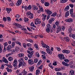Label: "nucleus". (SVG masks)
<instances>
[{"instance_id": "nucleus-1", "label": "nucleus", "mask_w": 75, "mask_h": 75, "mask_svg": "<svg viewBox=\"0 0 75 75\" xmlns=\"http://www.w3.org/2000/svg\"><path fill=\"white\" fill-rule=\"evenodd\" d=\"M58 57L61 60H63L65 59V57H64V55L62 54H59L58 55Z\"/></svg>"}, {"instance_id": "nucleus-2", "label": "nucleus", "mask_w": 75, "mask_h": 75, "mask_svg": "<svg viewBox=\"0 0 75 75\" xmlns=\"http://www.w3.org/2000/svg\"><path fill=\"white\" fill-rule=\"evenodd\" d=\"M39 9L37 10L38 11L37 12L38 13H39V14H40L41 13V12H43L44 11V9H43V8H42V7L41 6H39Z\"/></svg>"}, {"instance_id": "nucleus-3", "label": "nucleus", "mask_w": 75, "mask_h": 75, "mask_svg": "<svg viewBox=\"0 0 75 75\" xmlns=\"http://www.w3.org/2000/svg\"><path fill=\"white\" fill-rule=\"evenodd\" d=\"M47 28H46V31L47 33H50V28L51 27V25L50 24H48L47 25Z\"/></svg>"}, {"instance_id": "nucleus-4", "label": "nucleus", "mask_w": 75, "mask_h": 75, "mask_svg": "<svg viewBox=\"0 0 75 75\" xmlns=\"http://www.w3.org/2000/svg\"><path fill=\"white\" fill-rule=\"evenodd\" d=\"M41 44H42V46L43 47H44V48L46 47V48H50V47L48 46V45H46V44H44L42 41H41Z\"/></svg>"}, {"instance_id": "nucleus-5", "label": "nucleus", "mask_w": 75, "mask_h": 75, "mask_svg": "<svg viewBox=\"0 0 75 75\" xmlns=\"http://www.w3.org/2000/svg\"><path fill=\"white\" fill-rule=\"evenodd\" d=\"M45 12H46V13H47V14L49 15L50 16V15H51V14L52 13V12L51 11H50L48 9H45Z\"/></svg>"}, {"instance_id": "nucleus-6", "label": "nucleus", "mask_w": 75, "mask_h": 75, "mask_svg": "<svg viewBox=\"0 0 75 75\" xmlns=\"http://www.w3.org/2000/svg\"><path fill=\"white\" fill-rule=\"evenodd\" d=\"M66 22H69V23H71L73 22V19L71 18H69L65 20Z\"/></svg>"}, {"instance_id": "nucleus-7", "label": "nucleus", "mask_w": 75, "mask_h": 75, "mask_svg": "<svg viewBox=\"0 0 75 75\" xmlns=\"http://www.w3.org/2000/svg\"><path fill=\"white\" fill-rule=\"evenodd\" d=\"M55 20V18H52L50 19L49 20V24H51L52 23V22L54 21Z\"/></svg>"}, {"instance_id": "nucleus-8", "label": "nucleus", "mask_w": 75, "mask_h": 75, "mask_svg": "<svg viewBox=\"0 0 75 75\" xmlns=\"http://www.w3.org/2000/svg\"><path fill=\"white\" fill-rule=\"evenodd\" d=\"M22 2V0H18L16 4L17 6H19L21 4Z\"/></svg>"}, {"instance_id": "nucleus-9", "label": "nucleus", "mask_w": 75, "mask_h": 75, "mask_svg": "<svg viewBox=\"0 0 75 75\" xmlns=\"http://www.w3.org/2000/svg\"><path fill=\"white\" fill-rule=\"evenodd\" d=\"M46 51L48 53V54H50V55H51L52 54V52L50 50V47L49 48H47V49H46Z\"/></svg>"}, {"instance_id": "nucleus-10", "label": "nucleus", "mask_w": 75, "mask_h": 75, "mask_svg": "<svg viewBox=\"0 0 75 75\" xmlns=\"http://www.w3.org/2000/svg\"><path fill=\"white\" fill-rule=\"evenodd\" d=\"M28 62L29 64H30V65H33V64H34V62L33 61V60L30 59H28Z\"/></svg>"}, {"instance_id": "nucleus-11", "label": "nucleus", "mask_w": 75, "mask_h": 75, "mask_svg": "<svg viewBox=\"0 0 75 75\" xmlns=\"http://www.w3.org/2000/svg\"><path fill=\"white\" fill-rule=\"evenodd\" d=\"M3 60L2 61L4 62H5V63H6V64H8V61L7 60V59H6L5 57H3Z\"/></svg>"}, {"instance_id": "nucleus-12", "label": "nucleus", "mask_w": 75, "mask_h": 75, "mask_svg": "<svg viewBox=\"0 0 75 75\" xmlns=\"http://www.w3.org/2000/svg\"><path fill=\"white\" fill-rule=\"evenodd\" d=\"M70 37H71L73 39H75V35L74 34H70L69 35Z\"/></svg>"}, {"instance_id": "nucleus-13", "label": "nucleus", "mask_w": 75, "mask_h": 75, "mask_svg": "<svg viewBox=\"0 0 75 75\" xmlns=\"http://www.w3.org/2000/svg\"><path fill=\"white\" fill-rule=\"evenodd\" d=\"M6 10L7 11V13H8L9 14V13H10V11H11V8H6Z\"/></svg>"}, {"instance_id": "nucleus-14", "label": "nucleus", "mask_w": 75, "mask_h": 75, "mask_svg": "<svg viewBox=\"0 0 75 75\" xmlns=\"http://www.w3.org/2000/svg\"><path fill=\"white\" fill-rule=\"evenodd\" d=\"M11 48H12V47H11L10 45H9L6 48V50L7 51H11V50H11Z\"/></svg>"}, {"instance_id": "nucleus-15", "label": "nucleus", "mask_w": 75, "mask_h": 75, "mask_svg": "<svg viewBox=\"0 0 75 75\" xmlns=\"http://www.w3.org/2000/svg\"><path fill=\"white\" fill-rule=\"evenodd\" d=\"M69 5H67L64 9V10L65 11H68L69 9Z\"/></svg>"}, {"instance_id": "nucleus-16", "label": "nucleus", "mask_w": 75, "mask_h": 75, "mask_svg": "<svg viewBox=\"0 0 75 75\" xmlns=\"http://www.w3.org/2000/svg\"><path fill=\"white\" fill-rule=\"evenodd\" d=\"M74 71L72 70H70L69 74L70 75H74Z\"/></svg>"}, {"instance_id": "nucleus-17", "label": "nucleus", "mask_w": 75, "mask_h": 75, "mask_svg": "<svg viewBox=\"0 0 75 75\" xmlns=\"http://www.w3.org/2000/svg\"><path fill=\"white\" fill-rule=\"evenodd\" d=\"M34 67L33 66H32L31 67H30L29 68L30 71L31 72H32V71H33L34 70Z\"/></svg>"}, {"instance_id": "nucleus-18", "label": "nucleus", "mask_w": 75, "mask_h": 75, "mask_svg": "<svg viewBox=\"0 0 75 75\" xmlns=\"http://www.w3.org/2000/svg\"><path fill=\"white\" fill-rule=\"evenodd\" d=\"M62 64H63V65H64V66H65L66 67L69 66V64H68L67 63H66L64 62H62Z\"/></svg>"}, {"instance_id": "nucleus-19", "label": "nucleus", "mask_w": 75, "mask_h": 75, "mask_svg": "<svg viewBox=\"0 0 75 75\" xmlns=\"http://www.w3.org/2000/svg\"><path fill=\"white\" fill-rule=\"evenodd\" d=\"M18 57H21L24 56V54L23 53H19L18 54Z\"/></svg>"}, {"instance_id": "nucleus-20", "label": "nucleus", "mask_w": 75, "mask_h": 75, "mask_svg": "<svg viewBox=\"0 0 75 75\" xmlns=\"http://www.w3.org/2000/svg\"><path fill=\"white\" fill-rule=\"evenodd\" d=\"M69 11H67L66 12L65 14V17H67L68 16H69Z\"/></svg>"}, {"instance_id": "nucleus-21", "label": "nucleus", "mask_w": 75, "mask_h": 75, "mask_svg": "<svg viewBox=\"0 0 75 75\" xmlns=\"http://www.w3.org/2000/svg\"><path fill=\"white\" fill-rule=\"evenodd\" d=\"M18 28H21V29H23V28H24V26H22L20 24H18Z\"/></svg>"}, {"instance_id": "nucleus-22", "label": "nucleus", "mask_w": 75, "mask_h": 75, "mask_svg": "<svg viewBox=\"0 0 75 75\" xmlns=\"http://www.w3.org/2000/svg\"><path fill=\"white\" fill-rule=\"evenodd\" d=\"M67 1H68V0H60V2L61 3H66Z\"/></svg>"}, {"instance_id": "nucleus-23", "label": "nucleus", "mask_w": 75, "mask_h": 75, "mask_svg": "<svg viewBox=\"0 0 75 75\" xmlns=\"http://www.w3.org/2000/svg\"><path fill=\"white\" fill-rule=\"evenodd\" d=\"M29 16V18H34V15H33V13H31L30 15Z\"/></svg>"}, {"instance_id": "nucleus-24", "label": "nucleus", "mask_w": 75, "mask_h": 75, "mask_svg": "<svg viewBox=\"0 0 75 75\" xmlns=\"http://www.w3.org/2000/svg\"><path fill=\"white\" fill-rule=\"evenodd\" d=\"M56 29H57L58 30H60V31L61 30V27L60 26H58L56 27Z\"/></svg>"}, {"instance_id": "nucleus-25", "label": "nucleus", "mask_w": 75, "mask_h": 75, "mask_svg": "<svg viewBox=\"0 0 75 75\" xmlns=\"http://www.w3.org/2000/svg\"><path fill=\"white\" fill-rule=\"evenodd\" d=\"M64 38V40H65L67 42H69V38H68V37H65Z\"/></svg>"}, {"instance_id": "nucleus-26", "label": "nucleus", "mask_w": 75, "mask_h": 75, "mask_svg": "<svg viewBox=\"0 0 75 75\" xmlns=\"http://www.w3.org/2000/svg\"><path fill=\"white\" fill-rule=\"evenodd\" d=\"M13 66L15 68V69H16L17 68V63H13Z\"/></svg>"}, {"instance_id": "nucleus-27", "label": "nucleus", "mask_w": 75, "mask_h": 75, "mask_svg": "<svg viewBox=\"0 0 75 75\" xmlns=\"http://www.w3.org/2000/svg\"><path fill=\"white\" fill-rule=\"evenodd\" d=\"M15 51L17 52V51H18L20 50V47H18L17 46H16L15 48Z\"/></svg>"}, {"instance_id": "nucleus-28", "label": "nucleus", "mask_w": 75, "mask_h": 75, "mask_svg": "<svg viewBox=\"0 0 75 75\" xmlns=\"http://www.w3.org/2000/svg\"><path fill=\"white\" fill-rule=\"evenodd\" d=\"M50 5V4L48 2H45V6L46 7H48Z\"/></svg>"}, {"instance_id": "nucleus-29", "label": "nucleus", "mask_w": 75, "mask_h": 75, "mask_svg": "<svg viewBox=\"0 0 75 75\" xmlns=\"http://www.w3.org/2000/svg\"><path fill=\"white\" fill-rule=\"evenodd\" d=\"M33 10H38V8H37V7L35 6H33Z\"/></svg>"}, {"instance_id": "nucleus-30", "label": "nucleus", "mask_w": 75, "mask_h": 75, "mask_svg": "<svg viewBox=\"0 0 75 75\" xmlns=\"http://www.w3.org/2000/svg\"><path fill=\"white\" fill-rule=\"evenodd\" d=\"M73 9L72 8H71L69 10V12L71 16V15H72V14H73Z\"/></svg>"}, {"instance_id": "nucleus-31", "label": "nucleus", "mask_w": 75, "mask_h": 75, "mask_svg": "<svg viewBox=\"0 0 75 75\" xmlns=\"http://www.w3.org/2000/svg\"><path fill=\"white\" fill-rule=\"evenodd\" d=\"M13 58L11 57H9L8 59V61H13Z\"/></svg>"}, {"instance_id": "nucleus-32", "label": "nucleus", "mask_w": 75, "mask_h": 75, "mask_svg": "<svg viewBox=\"0 0 75 75\" xmlns=\"http://www.w3.org/2000/svg\"><path fill=\"white\" fill-rule=\"evenodd\" d=\"M40 71L39 69H37L36 71V75H38L40 74Z\"/></svg>"}, {"instance_id": "nucleus-33", "label": "nucleus", "mask_w": 75, "mask_h": 75, "mask_svg": "<svg viewBox=\"0 0 75 75\" xmlns=\"http://www.w3.org/2000/svg\"><path fill=\"white\" fill-rule=\"evenodd\" d=\"M32 13H31V12L30 11H29L27 12L26 13V14L27 15V16H29V15H30Z\"/></svg>"}, {"instance_id": "nucleus-34", "label": "nucleus", "mask_w": 75, "mask_h": 75, "mask_svg": "<svg viewBox=\"0 0 75 75\" xmlns=\"http://www.w3.org/2000/svg\"><path fill=\"white\" fill-rule=\"evenodd\" d=\"M54 70L56 71H59L61 70V69L60 68H56L54 69Z\"/></svg>"}, {"instance_id": "nucleus-35", "label": "nucleus", "mask_w": 75, "mask_h": 75, "mask_svg": "<svg viewBox=\"0 0 75 75\" xmlns=\"http://www.w3.org/2000/svg\"><path fill=\"white\" fill-rule=\"evenodd\" d=\"M57 15V12H55L53 13L51 15V16H53V17H55Z\"/></svg>"}, {"instance_id": "nucleus-36", "label": "nucleus", "mask_w": 75, "mask_h": 75, "mask_svg": "<svg viewBox=\"0 0 75 75\" xmlns=\"http://www.w3.org/2000/svg\"><path fill=\"white\" fill-rule=\"evenodd\" d=\"M24 21L25 22L28 21V18L26 17H24Z\"/></svg>"}, {"instance_id": "nucleus-37", "label": "nucleus", "mask_w": 75, "mask_h": 75, "mask_svg": "<svg viewBox=\"0 0 75 75\" xmlns=\"http://www.w3.org/2000/svg\"><path fill=\"white\" fill-rule=\"evenodd\" d=\"M23 58H21L18 60V61L19 62H23Z\"/></svg>"}, {"instance_id": "nucleus-38", "label": "nucleus", "mask_w": 75, "mask_h": 75, "mask_svg": "<svg viewBox=\"0 0 75 75\" xmlns=\"http://www.w3.org/2000/svg\"><path fill=\"white\" fill-rule=\"evenodd\" d=\"M46 17H47V15H45L44 16V17H43L42 18V20L43 21H45V19L46 18Z\"/></svg>"}, {"instance_id": "nucleus-39", "label": "nucleus", "mask_w": 75, "mask_h": 75, "mask_svg": "<svg viewBox=\"0 0 75 75\" xmlns=\"http://www.w3.org/2000/svg\"><path fill=\"white\" fill-rule=\"evenodd\" d=\"M68 31H69V33H71L72 31V29L71 28H69Z\"/></svg>"}, {"instance_id": "nucleus-40", "label": "nucleus", "mask_w": 75, "mask_h": 75, "mask_svg": "<svg viewBox=\"0 0 75 75\" xmlns=\"http://www.w3.org/2000/svg\"><path fill=\"white\" fill-rule=\"evenodd\" d=\"M15 43L16 44H18V45H19L20 46L21 45V42H20L16 41L15 42Z\"/></svg>"}, {"instance_id": "nucleus-41", "label": "nucleus", "mask_w": 75, "mask_h": 75, "mask_svg": "<svg viewBox=\"0 0 75 75\" xmlns=\"http://www.w3.org/2000/svg\"><path fill=\"white\" fill-rule=\"evenodd\" d=\"M22 63V66L23 67H25V66H26V63H25L24 61H23Z\"/></svg>"}, {"instance_id": "nucleus-42", "label": "nucleus", "mask_w": 75, "mask_h": 75, "mask_svg": "<svg viewBox=\"0 0 75 75\" xmlns=\"http://www.w3.org/2000/svg\"><path fill=\"white\" fill-rule=\"evenodd\" d=\"M6 17L7 18V21H11V18H10V17H7L6 16Z\"/></svg>"}, {"instance_id": "nucleus-43", "label": "nucleus", "mask_w": 75, "mask_h": 75, "mask_svg": "<svg viewBox=\"0 0 75 75\" xmlns=\"http://www.w3.org/2000/svg\"><path fill=\"white\" fill-rule=\"evenodd\" d=\"M22 65H23V62H20L18 65V66L19 68H20V67H21Z\"/></svg>"}, {"instance_id": "nucleus-44", "label": "nucleus", "mask_w": 75, "mask_h": 75, "mask_svg": "<svg viewBox=\"0 0 75 75\" xmlns=\"http://www.w3.org/2000/svg\"><path fill=\"white\" fill-rule=\"evenodd\" d=\"M59 21H57L55 24V25H57V26H59Z\"/></svg>"}, {"instance_id": "nucleus-45", "label": "nucleus", "mask_w": 75, "mask_h": 75, "mask_svg": "<svg viewBox=\"0 0 75 75\" xmlns=\"http://www.w3.org/2000/svg\"><path fill=\"white\" fill-rule=\"evenodd\" d=\"M12 48H13L15 46V42H13L12 43Z\"/></svg>"}, {"instance_id": "nucleus-46", "label": "nucleus", "mask_w": 75, "mask_h": 75, "mask_svg": "<svg viewBox=\"0 0 75 75\" xmlns=\"http://www.w3.org/2000/svg\"><path fill=\"white\" fill-rule=\"evenodd\" d=\"M38 61V59H35L34 60V62H35V63H37Z\"/></svg>"}, {"instance_id": "nucleus-47", "label": "nucleus", "mask_w": 75, "mask_h": 75, "mask_svg": "<svg viewBox=\"0 0 75 75\" xmlns=\"http://www.w3.org/2000/svg\"><path fill=\"white\" fill-rule=\"evenodd\" d=\"M4 47H6L8 45V43H7V42H6L4 43Z\"/></svg>"}, {"instance_id": "nucleus-48", "label": "nucleus", "mask_w": 75, "mask_h": 75, "mask_svg": "<svg viewBox=\"0 0 75 75\" xmlns=\"http://www.w3.org/2000/svg\"><path fill=\"white\" fill-rule=\"evenodd\" d=\"M42 57L43 59L44 60L46 59V58L45 55H42Z\"/></svg>"}, {"instance_id": "nucleus-49", "label": "nucleus", "mask_w": 75, "mask_h": 75, "mask_svg": "<svg viewBox=\"0 0 75 75\" xmlns=\"http://www.w3.org/2000/svg\"><path fill=\"white\" fill-rule=\"evenodd\" d=\"M71 45L72 46H74L75 45V41H73L71 43Z\"/></svg>"}, {"instance_id": "nucleus-50", "label": "nucleus", "mask_w": 75, "mask_h": 75, "mask_svg": "<svg viewBox=\"0 0 75 75\" xmlns=\"http://www.w3.org/2000/svg\"><path fill=\"white\" fill-rule=\"evenodd\" d=\"M70 7H71V8H73L74 7V4H70L69 5Z\"/></svg>"}, {"instance_id": "nucleus-51", "label": "nucleus", "mask_w": 75, "mask_h": 75, "mask_svg": "<svg viewBox=\"0 0 75 75\" xmlns=\"http://www.w3.org/2000/svg\"><path fill=\"white\" fill-rule=\"evenodd\" d=\"M34 53V51H30V54L33 56V54Z\"/></svg>"}, {"instance_id": "nucleus-52", "label": "nucleus", "mask_w": 75, "mask_h": 75, "mask_svg": "<svg viewBox=\"0 0 75 75\" xmlns=\"http://www.w3.org/2000/svg\"><path fill=\"white\" fill-rule=\"evenodd\" d=\"M33 55H31V54H28V57H29V58H31L32 57H33Z\"/></svg>"}, {"instance_id": "nucleus-53", "label": "nucleus", "mask_w": 75, "mask_h": 75, "mask_svg": "<svg viewBox=\"0 0 75 75\" xmlns=\"http://www.w3.org/2000/svg\"><path fill=\"white\" fill-rule=\"evenodd\" d=\"M57 75H62V74L61 72H57Z\"/></svg>"}, {"instance_id": "nucleus-54", "label": "nucleus", "mask_w": 75, "mask_h": 75, "mask_svg": "<svg viewBox=\"0 0 75 75\" xmlns=\"http://www.w3.org/2000/svg\"><path fill=\"white\" fill-rule=\"evenodd\" d=\"M21 30H22V31H27V29H26V28H22Z\"/></svg>"}, {"instance_id": "nucleus-55", "label": "nucleus", "mask_w": 75, "mask_h": 75, "mask_svg": "<svg viewBox=\"0 0 75 75\" xmlns=\"http://www.w3.org/2000/svg\"><path fill=\"white\" fill-rule=\"evenodd\" d=\"M28 10H31V6L29 5L28 7Z\"/></svg>"}, {"instance_id": "nucleus-56", "label": "nucleus", "mask_w": 75, "mask_h": 75, "mask_svg": "<svg viewBox=\"0 0 75 75\" xmlns=\"http://www.w3.org/2000/svg\"><path fill=\"white\" fill-rule=\"evenodd\" d=\"M16 15L15 17L16 18H20V15L18 14Z\"/></svg>"}, {"instance_id": "nucleus-57", "label": "nucleus", "mask_w": 75, "mask_h": 75, "mask_svg": "<svg viewBox=\"0 0 75 75\" xmlns=\"http://www.w3.org/2000/svg\"><path fill=\"white\" fill-rule=\"evenodd\" d=\"M34 46H35V48H36V49L37 50H39L38 47V46H37V44H35V45Z\"/></svg>"}, {"instance_id": "nucleus-58", "label": "nucleus", "mask_w": 75, "mask_h": 75, "mask_svg": "<svg viewBox=\"0 0 75 75\" xmlns=\"http://www.w3.org/2000/svg\"><path fill=\"white\" fill-rule=\"evenodd\" d=\"M27 41L30 42H33V40L31 39H29L27 40Z\"/></svg>"}, {"instance_id": "nucleus-59", "label": "nucleus", "mask_w": 75, "mask_h": 75, "mask_svg": "<svg viewBox=\"0 0 75 75\" xmlns=\"http://www.w3.org/2000/svg\"><path fill=\"white\" fill-rule=\"evenodd\" d=\"M27 46V45H26V44H25V43H23V46L24 47V48H26V46Z\"/></svg>"}, {"instance_id": "nucleus-60", "label": "nucleus", "mask_w": 75, "mask_h": 75, "mask_svg": "<svg viewBox=\"0 0 75 75\" xmlns=\"http://www.w3.org/2000/svg\"><path fill=\"white\" fill-rule=\"evenodd\" d=\"M36 55L37 57H40V54L38 52L36 53Z\"/></svg>"}, {"instance_id": "nucleus-61", "label": "nucleus", "mask_w": 75, "mask_h": 75, "mask_svg": "<svg viewBox=\"0 0 75 75\" xmlns=\"http://www.w3.org/2000/svg\"><path fill=\"white\" fill-rule=\"evenodd\" d=\"M3 20H4V21L6 22V21H7V19L6 18V17H4L3 18Z\"/></svg>"}, {"instance_id": "nucleus-62", "label": "nucleus", "mask_w": 75, "mask_h": 75, "mask_svg": "<svg viewBox=\"0 0 75 75\" xmlns=\"http://www.w3.org/2000/svg\"><path fill=\"white\" fill-rule=\"evenodd\" d=\"M9 5L11 6H14V4L13 3H11L9 4Z\"/></svg>"}, {"instance_id": "nucleus-63", "label": "nucleus", "mask_w": 75, "mask_h": 75, "mask_svg": "<svg viewBox=\"0 0 75 75\" xmlns=\"http://www.w3.org/2000/svg\"><path fill=\"white\" fill-rule=\"evenodd\" d=\"M27 45L28 46V47H31V44L30 43H28L27 44Z\"/></svg>"}, {"instance_id": "nucleus-64", "label": "nucleus", "mask_w": 75, "mask_h": 75, "mask_svg": "<svg viewBox=\"0 0 75 75\" xmlns=\"http://www.w3.org/2000/svg\"><path fill=\"white\" fill-rule=\"evenodd\" d=\"M71 17H75V13H74L73 14H73L71 15Z\"/></svg>"}]
</instances>
